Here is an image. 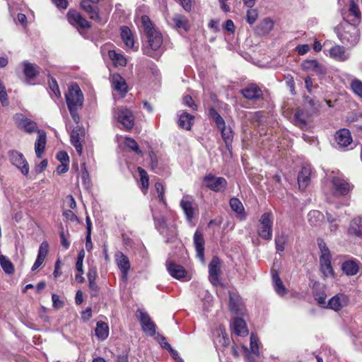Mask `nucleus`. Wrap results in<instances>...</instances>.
I'll list each match as a JSON object with an SVG mask.
<instances>
[{"label":"nucleus","instance_id":"1","mask_svg":"<svg viewBox=\"0 0 362 362\" xmlns=\"http://www.w3.org/2000/svg\"><path fill=\"white\" fill-rule=\"evenodd\" d=\"M339 40L345 45L354 47L358 44L360 39V32L355 23L344 21L335 28Z\"/></svg>","mask_w":362,"mask_h":362},{"label":"nucleus","instance_id":"2","mask_svg":"<svg viewBox=\"0 0 362 362\" xmlns=\"http://www.w3.org/2000/svg\"><path fill=\"white\" fill-rule=\"evenodd\" d=\"M318 245L321 252L320 257V271L325 278L332 276L334 274V271L331 265V256L329 250L322 240H320Z\"/></svg>","mask_w":362,"mask_h":362},{"label":"nucleus","instance_id":"3","mask_svg":"<svg viewBox=\"0 0 362 362\" xmlns=\"http://www.w3.org/2000/svg\"><path fill=\"white\" fill-rule=\"evenodd\" d=\"M65 98L68 108H79L83 105V95L77 84H73L69 87Z\"/></svg>","mask_w":362,"mask_h":362},{"label":"nucleus","instance_id":"4","mask_svg":"<svg viewBox=\"0 0 362 362\" xmlns=\"http://www.w3.org/2000/svg\"><path fill=\"white\" fill-rule=\"evenodd\" d=\"M273 218L271 212L264 213L259 219L257 233L262 238L270 240L272 238Z\"/></svg>","mask_w":362,"mask_h":362},{"label":"nucleus","instance_id":"5","mask_svg":"<svg viewBox=\"0 0 362 362\" xmlns=\"http://www.w3.org/2000/svg\"><path fill=\"white\" fill-rule=\"evenodd\" d=\"M147 42L149 48L144 49V53L150 57H156L153 55V51L158 50L163 44V37L160 32L158 30L146 35Z\"/></svg>","mask_w":362,"mask_h":362},{"label":"nucleus","instance_id":"6","mask_svg":"<svg viewBox=\"0 0 362 362\" xmlns=\"http://www.w3.org/2000/svg\"><path fill=\"white\" fill-rule=\"evenodd\" d=\"M8 157L11 163L18 168L22 174L27 175L29 173V165L23 153L12 150L8 152Z\"/></svg>","mask_w":362,"mask_h":362},{"label":"nucleus","instance_id":"7","mask_svg":"<svg viewBox=\"0 0 362 362\" xmlns=\"http://www.w3.org/2000/svg\"><path fill=\"white\" fill-rule=\"evenodd\" d=\"M205 185L214 192H223L227 187V181L224 177H216L208 174L204 177Z\"/></svg>","mask_w":362,"mask_h":362},{"label":"nucleus","instance_id":"8","mask_svg":"<svg viewBox=\"0 0 362 362\" xmlns=\"http://www.w3.org/2000/svg\"><path fill=\"white\" fill-rule=\"evenodd\" d=\"M136 315L141 323L143 331L149 336L155 335L156 325L151 320L148 314L142 310H138Z\"/></svg>","mask_w":362,"mask_h":362},{"label":"nucleus","instance_id":"9","mask_svg":"<svg viewBox=\"0 0 362 362\" xmlns=\"http://www.w3.org/2000/svg\"><path fill=\"white\" fill-rule=\"evenodd\" d=\"M100 0H81V8L86 12L90 19L100 22L101 21L99 15V9L95 6Z\"/></svg>","mask_w":362,"mask_h":362},{"label":"nucleus","instance_id":"10","mask_svg":"<svg viewBox=\"0 0 362 362\" xmlns=\"http://www.w3.org/2000/svg\"><path fill=\"white\" fill-rule=\"evenodd\" d=\"M117 121L127 130H130L134 125V117L132 112L127 108H120L118 110Z\"/></svg>","mask_w":362,"mask_h":362},{"label":"nucleus","instance_id":"11","mask_svg":"<svg viewBox=\"0 0 362 362\" xmlns=\"http://www.w3.org/2000/svg\"><path fill=\"white\" fill-rule=\"evenodd\" d=\"M221 261L218 257H214L209 264V279L210 282L216 286L220 283Z\"/></svg>","mask_w":362,"mask_h":362},{"label":"nucleus","instance_id":"12","mask_svg":"<svg viewBox=\"0 0 362 362\" xmlns=\"http://www.w3.org/2000/svg\"><path fill=\"white\" fill-rule=\"evenodd\" d=\"M85 136V129L80 127L74 128L71 133V143L75 147L79 156L82 154L81 141Z\"/></svg>","mask_w":362,"mask_h":362},{"label":"nucleus","instance_id":"13","mask_svg":"<svg viewBox=\"0 0 362 362\" xmlns=\"http://www.w3.org/2000/svg\"><path fill=\"white\" fill-rule=\"evenodd\" d=\"M111 83L112 88L116 90L121 97H124L128 91V86L125 79L118 74L111 76Z\"/></svg>","mask_w":362,"mask_h":362},{"label":"nucleus","instance_id":"14","mask_svg":"<svg viewBox=\"0 0 362 362\" xmlns=\"http://www.w3.org/2000/svg\"><path fill=\"white\" fill-rule=\"evenodd\" d=\"M349 302V298L344 294H337L331 298L327 303L326 308L332 309L334 311H339L346 306Z\"/></svg>","mask_w":362,"mask_h":362},{"label":"nucleus","instance_id":"15","mask_svg":"<svg viewBox=\"0 0 362 362\" xmlns=\"http://www.w3.org/2000/svg\"><path fill=\"white\" fill-rule=\"evenodd\" d=\"M67 18L69 22L73 25L83 29L90 27V23L76 11H69L67 13Z\"/></svg>","mask_w":362,"mask_h":362},{"label":"nucleus","instance_id":"16","mask_svg":"<svg viewBox=\"0 0 362 362\" xmlns=\"http://www.w3.org/2000/svg\"><path fill=\"white\" fill-rule=\"evenodd\" d=\"M115 257L117 265L122 272V279L124 280H127L128 272L130 269V263L128 257L122 252H116Z\"/></svg>","mask_w":362,"mask_h":362},{"label":"nucleus","instance_id":"17","mask_svg":"<svg viewBox=\"0 0 362 362\" xmlns=\"http://www.w3.org/2000/svg\"><path fill=\"white\" fill-rule=\"evenodd\" d=\"M343 18L344 21H351L352 23L360 21L361 11L358 4L354 0H350L348 13L343 14Z\"/></svg>","mask_w":362,"mask_h":362},{"label":"nucleus","instance_id":"18","mask_svg":"<svg viewBox=\"0 0 362 362\" xmlns=\"http://www.w3.org/2000/svg\"><path fill=\"white\" fill-rule=\"evenodd\" d=\"M243 95L248 100H257L262 97L263 92L256 84L251 83L241 90Z\"/></svg>","mask_w":362,"mask_h":362},{"label":"nucleus","instance_id":"19","mask_svg":"<svg viewBox=\"0 0 362 362\" xmlns=\"http://www.w3.org/2000/svg\"><path fill=\"white\" fill-rule=\"evenodd\" d=\"M23 74L25 76L26 83H31V80L35 78L40 73V67L35 64L25 61L22 63Z\"/></svg>","mask_w":362,"mask_h":362},{"label":"nucleus","instance_id":"20","mask_svg":"<svg viewBox=\"0 0 362 362\" xmlns=\"http://www.w3.org/2000/svg\"><path fill=\"white\" fill-rule=\"evenodd\" d=\"M194 244L197 251V255L199 259L204 262V239L203 235L199 230H196L194 234Z\"/></svg>","mask_w":362,"mask_h":362},{"label":"nucleus","instance_id":"21","mask_svg":"<svg viewBox=\"0 0 362 362\" xmlns=\"http://www.w3.org/2000/svg\"><path fill=\"white\" fill-rule=\"evenodd\" d=\"M166 267L169 274L175 279H181L186 276L187 272L181 265L173 262H167Z\"/></svg>","mask_w":362,"mask_h":362},{"label":"nucleus","instance_id":"22","mask_svg":"<svg viewBox=\"0 0 362 362\" xmlns=\"http://www.w3.org/2000/svg\"><path fill=\"white\" fill-rule=\"evenodd\" d=\"M332 184L335 190V194L339 195H345L350 190L349 184L345 181L344 180L339 177H334L332 179Z\"/></svg>","mask_w":362,"mask_h":362},{"label":"nucleus","instance_id":"23","mask_svg":"<svg viewBox=\"0 0 362 362\" xmlns=\"http://www.w3.org/2000/svg\"><path fill=\"white\" fill-rule=\"evenodd\" d=\"M46 145V133L44 131H37V138L35 143V151L38 158H42Z\"/></svg>","mask_w":362,"mask_h":362},{"label":"nucleus","instance_id":"24","mask_svg":"<svg viewBox=\"0 0 362 362\" xmlns=\"http://www.w3.org/2000/svg\"><path fill=\"white\" fill-rule=\"evenodd\" d=\"M311 168L310 166H303L298 176V182L301 189H305L310 181Z\"/></svg>","mask_w":362,"mask_h":362},{"label":"nucleus","instance_id":"25","mask_svg":"<svg viewBox=\"0 0 362 362\" xmlns=\"http://www.w3.org/2000/svg\"><path fill=\"white\" fill-rule=\"evenodd\" d=\"M335 139L337 144L341 147H346L352 141L350 132L346 129H342L337 132Z\"/></svg>","mask_w":362,"mask_h":362},{"label":"nucleus","instance_id":"26","mask_svg":"<svg viewBox=\"0 0 362 362\" xmlns=\"http://www.w3.org/2000/svg\"><path fill=\"white\" fill-rule=\"evenodd\" d=\"M273 28L274 21L269 18H266L257 25L256 32L258 35H264L269 34Z\"/></svg>","mask_w":362,"mask_h":362},{"label":"nucleus","instance_id":"27","mask_svg":"<svg viewBox=\"0 0 362 362\" xmlns=\"http://www.w3.org/2000/svg\"><path fill=\"white\" fill-rule=\"evenodd\" d=\"M329 56L337 61H345L349 58V54L345 52L344 47L340 45H334L330 48Z\"/></svg>","mask_w":362,"mask_h":362},{"label":"nucleus","instance_id":"28","mask_svg":"<svg viewBox=\"0 0 362 362\" xmlns=\"http://www.w3.org/2000/svg\"><path fill=\"white\" fill-rule=\"evenodd\" d=\"M180 206L185 212L187 220L189 222H191L194 214V209L193 207L192 202L187 197H183L180 202Z\"/></svg>","mask_w":362,"mask_h":362},{"label":"nucleus","instance_id":"29","mask_svg":"<svg viewBox=\"0 0 362 362\" xmlns=\"http://www.w3.org/2000/svg\"><path fill=\"white\" fill-rule=\"evenodd\" d=\"M194 118L193 115L183 111L179 116V127L186 130H190L193 124Z\"/></svg>","mask_w":362,"mask_h":362},{"label":"nucleus","instance_id":"30","mask_svg":"<svg viewBox=\"0 0 362 362\" xmlns=\"http://www.w3.org/2000/svg\"><path fill=\"white\" fill-rule=\"evenodd\" d=\"M341 269L347 276H354L358 272L359 266L354 260H347L342 264Z\"/></svg>","mask_w":362,"mask_h":362},{"label":"nucleus","instance_id":"31","mask_svg":"<svg viewBox=\"0 0 362 362\" xmlns=\"http://www.w3.org/2000/svg\"><path fill=\"white\" fill-rule=\"evenodd\" d=\"M121 38L127 48H134V39L131 30L127 27L121 28Z\"/></svg>","mask_w":362,"mask_h":362},{"label":"nucleus","instance_id":"32","mask_svg":"<svg viewBox=\"0 0 362 362\" xmlns=\"http://www.w3.org/2000/svg\"><path fill=\"white\" fill-rule=\"evenodd\" d=\"M234 332L239 336H246L248 330L244 320L240 317H235L233 322Z\"/></svg>","mask_w":362,"mask_h":362},{"label":"nucleus","instance_id":"33","mask_svg":"<svg viewBox=\"0 0 362 362\" xmlns=\"http://www.w3.org/2000/svg\"><path fill=\"white\" fill-rule=\"evenodd\" d=\"M95 336L100 340H105L109 335V326L107 323L100 321L97 322L95 329Z\"/></svg>","mask_w":362,"mask_h":362},{"label":"nucleus","instance_id":"34","mask_svg":"<svg viewBox=\"0 0 362 362\" xmlns=\"http://www.w3.org/2000/svg\"><path fill=\"white\" fill-rule=\"evenodd\" d=\"M172 21L177 29H182L185 31H187L189 29L188 19L185 16L175 14Z\"/></svg>","mask_w":362,"mask_h":362},{"label":"nucleus","instance_id":"35","mask_svg":"<svg viewBox=\"0 0 362 362\" xmlns=\"http://www.w3.org/2000/svg\"><path fill=\"white\" fill-rule=\"evenodd\" d=\"M361 230L362 219L359 217L354 218L350 223L349 232L356 236H360L361 235Z\"/></svg>","mask_w":362,"mask_h":362},{"label":"nucleus","instance_id":"36","mask_svg":"<svg viewBox=\"0 0 362 362\" xmlns=\"http://www.w3.org/2000/svg\"><path fill=\"white\" fill-rule=\"evenodd\" d=\"M272 280L275 291L280 296L285 295L287 290L277 274L272 275Z\"/></svg>","mask_w":362,"mask_h":362},{"label":"nucleus","instance_id":"37","mask_svg":"<svg viewBox=\"0 0 362 362\" xmlns=\"http://www.w3.org/2000/svg\"><path fill=\"white\" fill-rule=\"evenodd\" d=\"M108 56L116 66H124L127 64L125 57L119 53H117L115 50H110Z\"/></svg>","mask_w":362,"mask_h":362},{"label":"nucleus","instance_id":"38","mask_svg":"<svg viewBox=\"0 0 362 362\" xmlns=\"http://www.w3.org/2000/svg\"><path fill=\"white\" fill-rule=\"evenodd\" d=\"M18 125L28 133H32L37 130V124L28 118H23L19 122Z\"/></svg>","mask_w":362,"mask_h":362},{"label":"nucleus","instance_id":"39","mask_svg":"<svg viewBox=\"0 0 362 362\" xmlns=\"http://www.w3.org/2000/svg\"><path fill=\"white\" fill-rule=\"evenodd\" d=\"M0 264L2 269L6 274H11L14 272V267L7 257L2 255H0Z\"/></svg>","mask_w":362,"mask_h":362},{"label":"nucleus","instance_id":"40","mask_svg":"<svg viewBox=\"0 0 362 362\" xmlns=\"http://www.w3.org/2000/svg\"><path fill=\"white\" fill-rule=\"evenodd\" d=\"M322 218V214L317 210L311 211L308 214V221L313 226H317Z\"/></svg>","mask_w":362,"mask_h":362},{"label":"nucleus","instance_id":"41","mask_svg":"<svg viewBox=\"0 0 362 362\" xmlns=\"http://www.w3.org/2000/svg\"><path fill=\"white\" fill-rule=\"evenodd\" d=\"M209 115L216 122V126L218 129L223 127V126L225 125V121L222 118V117L217 112L215 108L211 107L209 109Z\"/></svg>","mask_w":362,"mask_h":362},{"label":"nucleus","instance_id":"42","mask_svg":"<svg viewBox=\"0 0 362 362\" xmlns=\"http://www.w3.org/2000/svg\"><path fill=\"white\" fill-rule=\"evenodd\" d=\"M247 11L246 12V21L250 25H252L257 21L259 13L258 11L253 7H247Z\"/></svg>","mask_w":362,"mask_h":362},{"label":"nucleus","instance_id":"43","mask_svg":"<svg viewBox=\"0 0 362 362\" xmlns=\"http://www.w3.org/2000/svg\"><path fill=\"white\" fill-rule=\"evenodd\" d=\"M230 206L231 209L239 215H243L244 207L242 202L237 198H232L230 200Z\"/></svg>","mask_w":362,"mask_h":362},{"label":"nucleus","instance_id":"44","mask_svg":"<svg viewBox=\"0 0 362 362\" xmlns=\"http://www.w3.org/2000/svg\"><path fill=\"white\" fill-rule=\"evenodd\" d=\"M142 26L144 27L146 35L155 32L157 30L154 28L151 21L147 16H143L141 18Z\"/></svg>","mask_w":362,"mask_h":362},{"label":"nucleus","instance_id":"45","mask_svg":"<svg viewBox=\"0 0 362 362\" xmlns=\"http://www.w3.org/2000/svg\"><path fill=\"white\" fill-rule=\"evenodd\" d=\"M314 298L315 299V300L317 301V303L322 307V308H325L326 305H327V303H326V298H327V295L325 292L324 290H320V291H315L314 294Z\"/></svg>","mask_w":362,"mask_h":362},{"label":"nucleus","instance_id":"46","mask_svg":"<svg viewBox=\"0 0 362 362\" xmlns=\"http://www.w3.org/2000/svg\"><path fill=\"white\" fill-rule=\"evenodd\" d=\"M351 88L354 93L362 98V81L354 78L351 83Z\"/></svg>","mask_w":362,"mask_h":362},{"label":"nucleus","instance_id":"47","mask_svg":"<svg viewBox=\"0 0 362 362\" xmlns=\"http://www.w3.org/2000/svg\"><path fill=\"white\" fill-rule=\"evenodd\" d=\"M125 145L131 148L132 151H134L136 153L139 154V155H141L142 154V152L139 149V146L136 143V141L134 139H132V138H129V137H127L125 139V142H124Z\"/></svg>","mask_w":362,"mask_h":362},{"label":"nucleus","instance_id":"48","mask_svg":"<svg viewBox=\"0 0 362 362\" xmlns=\"http://www.w3.org/2000/svg\"><path fill=\"white\" fill-rule=\"evenodd\" d=\"M137 170L140 175L141 182V185H142L143 188L145 189H147V188L148 187V185H149V182H148V176L146 171L141 167H139L137 168Z\"/></svg>","mask_w":362,"mask_h":362},{"label":"nucleus","instance_id":"49","mask_svg":"<svg viewBox=\"0 0 362 362\" xmlns=\"http://www.w3.org/2000/svg\"><path fill=\"white\" fill-rule=\"evenodd\" d=\"M219 129L221 132V135L224 141L228 144L233 139V132L231 129L230 127L227 128L226 125H224L223 128H219Z\"/></svg>","mask_w":362,"mask_h":362},{"label":"nucleus","instance_id":"50","mask_svg":"<svg viewBox=\"0 0 362 362\" xmlns=\"http://www.w3.org/2000/svg\"><path fill=\"white\" fill-rule=\"evenodd\" d=\"M303 66L305 69L318 71L320 69V65L317 60H306L303 62Z\"/></svg>","mask_w":362,"mask_h":362},{"label":"nucleus","instance_id":"51","mask_svg":"<svg viewBox=\"0 0 362 362\" xmlns=\"http://www.w3.org/2000/svg\"><path fill=\"white\" fill-rule=\"evenodd\" d=\"M286 242V238L284 235H281L276 236L275 245L277 252H282L284 250Z\"/></svg>","mask_w":362,"mask_h":362},{"label":"nucleus","instance_id":"52","mask_svg":"<svg viewBox=\"0 0 362 362\" xmlns=\"http://www.w3.org/2000/svg\"><path fill=\"white\" fill-rule=\"evenodd\" d=\"M294 117L296 124L298 125L299 127H302L306 125L304 112L302 110H297L295 113Z\"/></svg>","mask_w":362,"mask_h":362},{"label":"nucleus","instance_id":"53","mask_svg":"<svg viewBox=\"0 0 362 362\" xmlns=\"http://www.w3.org/2000/svg\"><path fill=\"white\" fill-rule=\"evenodd\" d=\"M250 349L254 355L258 356L259 354L258 339L254 334L250 336Z\"/></svg>","mask_w":362,"mask_h":362},{"label":"nucleus","instance_id":"54","mask_svg":"<svg viewBox=\"0 0 362 362\" xmlns=\"http://www.w3.org/2000/svg\"><path fill=\"white\" fill-rule=\"evenodd\" d=\"M0 101L2 105L6 106L8 105V97L6 90V87L0 80Z\"/></svg>","mask_w":362,"mask_h":362},{"label":"nucleus","instance_id":"55","mask_svg":"<svg viewBox=\"0 0 362 362\" xmlns=\"http://www.w3.org/2000/svg\"><path fill=\"white\" fill-rule=\"evenodd\" d=\"M85 257L84 250H81L78 255L77 261L76 264V269L80 273H83V261Z\"/></svg>","mask_w":362,"mask_h":362},{"label":"nucleus","instance_id":"56","mask_svg":"<svg viewBox=\"0 0 362 362\" xmlns=\"http://www.w3.org/2000/svg\"><path fill=\"white\" fill-rule=\"evenodd\" d=\"M49 250V244L47 241H43L40 245L37 256L45 259Z\"/></svg>","mask_w":362,"mask_h":362},{"label":"nucleus","instance_id":"57","mask_svg":"<svg viewBox=\"0 0 362 362\" xmlns=\"http://www.w3.org/2000/svg\"><path fill=\"white\" fill-rule=\"evenodd\" d=\"M49 88L53 92V93L55 95L56 97L60 98L61 97V93L58 86V84L57 83V81L54 78H51L49 81Z\"/></svg>","mask_w":362,"mask_h":362},{"label":"nucleus","instance_id":"58","mask_svg":"<svg viewBox=\"0 0 362 362\" xmlns=\"http://www.w3.org/2000/svg\"><path fill=\"white\" fill-rule=\"evenodd\" d=\"M155 188L158 193V197L160 202L165 204L164 197V187L162 183L157 182L155 184Z\"/></svg>","mask_w":362,"mask_h":362},{"label":"nucleus","instance_id":"59","mask_svg":"<svg viewBox=\"0 0 362 362\" xmlns=\"http://www.w3.org/2000/svg\"><path fill=\"white\" fill-rule=\"evenodd\" d=\"M183 103L190 107L192 110H197V105L194 103L192 98L187 95L183 97Z\"/></svg>","mask_w":362,"mask_h":362},{"label":"nucleus","instance_id":"60","mask_svg":"<svg viewBox=\"0 0 362 362\" xmlns=\"http://www.w3.org/2000/svg\"><path fill=\"white\" fill-rule=\"evenodd\" d=\"M57 158L62 163H69V158L66 151H62L58 152L57 154Z\"/></svg>","mask_w":362,"mask_h":362},{"label":"nucleus","instance_id":"61","mask_svg":"<svg viewBox=\"0 0 362 362\" xmlns=\"http://www.w3.org/2000/svg\"><path fill=\"white\" fill-rule=\"evenodd\" d=\"M52 300L53 307L57 309L61 308L64 305V301L60 300L59 296L57 294H52Z\"/></svg>","mask_w":362,"mask_h":362},{"label":"nucleus","instance_id":"62","mask_svg":"<svg viewBox=\"0 0 362 362\" xmlns=\"http://www.w3.org/2000/svg\"><path fill=\"white\" fill-rule=\"evenodd\" d=\"M182 7L187 12L192 10V0H178Z\"/></svg>","mask_w":362,"mask_h":362},{"label":"nucleus","instance_id":"63","mask_svg":"<svg viewBox=\"0 0 362 362\" xmlns=\"http://www.w3.org/2000/svg\"><path fill=\"white\" fill-rule=\"evenodd\" d=\"M296 52L300 54L303 55L306 54L310 50V46L307 44L305 45H300L296 47Z\"/></svg>","mask_w":362,"mask_h":362},{"label":"nucleus","instance_id":"64","mask_svg":"<svg viewBox=\"0 0 362 362\" xmlns=\"http://www.w3.org/2000/svg\"><path fill=\"white\" fill-rule=\"evenodd\" d=\"M63 216L65 217L66 220L69 221H75L77 220V216L75 215V214L69 209L65 210L63 212Z\"/></svg>","mask_w":362,"mask_h":362}]
</instances>
